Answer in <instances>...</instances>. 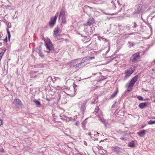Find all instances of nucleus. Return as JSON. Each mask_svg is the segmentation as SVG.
<instances>
[{"instance_id":"obj_1","label":"nucleus","mask_w":155,"mask_h":155,"mask_svg":"<svg viewBox=\"0 0 155 155\" xmlns=\"http://www.w3.org/2000/svg\"><path fill=\"white\" fill-rule=\"evenodd\" d=\"M45 44L47 49L50 51L53 49V45L49 39H46L45 40Z\"/></svg>"},{"instance_id":"obj_2","label":"nucleus","mask_w":155,"mask_h":155,"mask_svg":"<svg viewBox=\"0 0 155 155\" xmlns=\"http://www.w3.org/2000/svg\"><path fill=\"white\" fill-rule=\"evenodd\" d=\"M74 87V88H66L64 91L67 94L71 96H74V95L75 91Z\"/></svg>"},{"instance_id":"obj_3","label":"nucleus","mask_w":155,"mask_h":155,"mask_svg":"<svg viewBox=\"0 0 155 155\" xmlns=\"http://www.w3.org/2000/svg\"><path fill=\"white\" fill-rule=\"evenodd\" d=\"M89 59L87 58H84L82 59L80 63H78L74 66V67L77 70H78L81 68L82 66L81 64L85 62H87Z\"/></svg>"},{"instance_id":"obj_4","label":"nucleus","mask_w":155,"mask_h":155,"mask_svg":"<svg viewBox=\"0 0 155 155\" xmlns=\"http://www.w3.org/2000/svg\"><path fill=\"white\" fill-rule=\"evenodd\" d=\"M138 78V76L137 75H136L135 77L133 78L131 80L129 84L127 85V88H130L133 87L136 82L137 81Z\"/></svg>"},{"instance_id":"obj_5","label":"nucleus","mask_w":155,"mask_h":155,"mask_svg":"<svg viewBox=\"0 0 155 155\" xmlns=\"http://www.w3.org/2000/svg\"><path fill=\"white\" fill-rule=\"evenodd\" d=\"M140 53L137 52L133 54L132 56L133 59L132 60V62H135L140 61Z\"/></svg>"},{"instance_id":"obj_6","label":"nucleus","mask_w":155,"mask_h":155,"mask_svg":"<svg viewBox=\"0 0 155 155\" xmlns=\"http://www.w3.org/2000/svg\"><path fill=\"white\" fill-rule=\"evenodd\" d=\"M134 71V69L133 68H130L126 70L125 72V77H128L132 74Z\"/></svg>"},{"instance_id":"obj_7","label":"nucleus","mask_w":155,"mask_h":155,"mask_svg":"<svg viewBox=\"0 0 155 155\" xmlns=\"http://www.w3.org/2000/svg\"><path fill=\"white\" fill-rule=\"evenodd\" d=\"M58 16V13H56L54 17L53 18H51L50 21L49 23V25L51 26H53L55 24Z\"/></svg>"},{"instance_id":"obj_8","label":"nucleus","mask_w":155,"mask_h":155,"mask_svg":"<svg viewBox=\"0 0 155 155\" xmlns=\"http://www.w3.org/2000/svg\"><path fill=\"white\" fill-rule=\"evenodd\" d=\"M59 31V29L58 27H56L54 30L53 35L55 37H56L58 36V34Z\"/></svg>"},{"instance_id":"obj_9","label":"nucleus","mask_w":155,"mask_h":155,"mask_svg":"<svg viewBox=\"0 0 155 155\" xmlns=\"http://www.w3.org/2000/svg\"><path fill=\"white\" fill-rule=\"evenodd\" d=\"M147 105V103H142L139 104V107L141 109H143L146 107Z\"/></svg>"},{"instance_id":"obj_10","label":"nucleus","mask_w":155,"mask_h":155,"mask_svg":"<svg viewBox=\"0 0 155 155\" xmlns=\"http://www.w3.org/2000/svg\"><path fill=\"white\" fill-rule=\"evenodd\" d=\"M145 130H142L141 131L139 132H138L137 134L138 135L141 137H143L144 135L145 134Z\"/></svg>"},{"instance_id":"obj_11","label":"nucleus","mask_w":155,"mask_h":155,"mask_svg":"<svg viewBox=\"0 0 155 155\" xmlns=\"http://www.w3.org/2000/svg\"><path fill=\"white\" fill-rule=\"evenodd\" d=\"M94 22L93 18L92 19H89L87 21V22L84 24V25L87 26L88 25L90 26L91 24H93Z\"/></svg>"},{"instance_id":"obj_12","label":"nucleus","mask_w":155,"mask_h":155,"mask_svg":"<svg viewBox=\"0 0 155 155\" xmlns=\"http://www.w3.org/2000/svg\"><path fill=\"white\" fill-rule=\"evenodd\" d=\"M118 92V88H117L116 91L115 92H114L111 95V96L110 97V98L113 99L114 97H115L117 95Z\"/></svg>"},{"instance_id":"obj_13","label":"nucleus","mask_w":155,"mask_h":155,"mask_svg":"<svg viewBox=\"0 0 155 155\" xmlns=\"http://www.w3.org/2000/svg\"><path fill=\"white\" fill-rule=\"evenodd\" d=\"M65 17V11L61 10L59 16V19H60L61 17Z\"/></svg>"},{"instance_id":"obj_14","label":"nucleus","mask_w":155,"mask_h":155,"mask_svg":"<svg viewBox=\"0 0 155 155\" xmlns=\"http://www.w3.org/2000/svg\"><path fill=\"white\" fill-rule=\"evenodd\" d=\"M15 101L16 103L18 105H22V103L21 101L18 99H16L15 100Z\"/></svg>"},{"instance_id":"obj_15","label":"nucleus","mask_w":155,"mask_h":155,"mask_svg":"<svg viewBox=\"0 0 155 155\" xmlns=\"http://www.w3.org/2000/svg\"><path fill=\"white\" fill-rule=\"evenodd\" d=\"M6 51V49L4 48L2 50V52L0 53V60L1 59L2 56L4 55L5 52Z\"/></svg>"},{"instance_id":"obj_16","label":"nucleus","mask_w":155,"mask_h":155,"mask_svg":"<svg viewBox=\"0 0 155 155\" xmlns=\"http://www.w3.org/2000/svg\"><path fill=\"white\" fill-rule=\"evenodd\" d=\"M128 146L130 147H135L134 143L133 141L129 142L128 143Z\"/></svg>"},{"instance_id":"obj_17","label":"nucleus","mask_w":155,"mask_h":155,"mask_svg":"<svg viewBox=\"0 0 155 155\" xmlns=\"http://www.w3.org/2000/svg\"><path fill=\"white\" fill-rule=\"evenodd\" d=\"M114 150L115 152L118 153L120 151V148L118 147H116L114 148Z\"/></svg>"},{"instance_id":"obj_18","label":"nucleus","mask_w":155,"mask_h":155,"mask_svg":"<svg viewBox=\"0 0 155 155\" xmlns=\"http://www.w3.org/2000/svg\"><path fill=\"white\" fill-rule=\"evenodd\" d=\"M85 104H82L81 107V108L83 110H85L86 107H85Z\"/></svg>"},{"instance_id":"obj_19","label":"nucleus","mask_w":155,"mask_h":155,"mask_svg":"<svg viewBox=\"0 0 155 155\" xmlns=\"http://www.w3.org/2000/svg\"><path fill=\"white\" fill-rule=\"evenodd\" d=\"M99 108L98 106H96L94 110V112H95L96 113H97L98 112L99 110Z\"/></svg>"},{"instance_id":"obj_20","label":"nucleus","mask_w":155,"mask_h":155,"mask_svg":"<svg viewBox=\"0 0 155 155\" xmlns=\"http://www.w3.org/2000/svg\"><path fill=\"white\" fill-rule=\"evenodd\" d=\"M148 124L150 125L155 124V120L154 121H152L151 120H150V121L148 122Z\"/></svg>"},{"instance_id":"obj_21","label":"nucleus","mask_w":155,"mask_h":155,"mask_svg":"<svg viewBox=\"0 0 155 155\" xmlns=\"http://www.w3.org/2000/svg\"><path fill=\"white\" fill-rule=\"evenodd\" d=\"M34 102L37 105L40 106L41 105L40 102L37 100H35V101H34Z\"/></svg>"},{"instance_id":"obj_22","label":"nucleus","mask_w":155,"mask_h":155,"mask_svg":"<svg viewBox=\"0 0 155 155\" xmlns=\"http://www.w3.org/2000/svg\"><path fill=\"white\" fill-rule=\"evenodd\" d=\"M60 18L61 19L62 21V23H65L66 22V20L65 19V17H61Z\"/></svg>"},{"instance_id":"obj_23","label":"nucleus","mask_w":155,"mask_h":155,"mask_svg":"<svg viewBox=\"0 0 155 155\" xmlns=\"http://www.w3.org/2000/svg\"><path fill=\"white\" fill-rule=\"evenodd\" d=\"M137 98L138 100L140 101H142L143 100V97L140 96H137Z\"/></svg>"},{"instance_id":"obj_24","label":"nucleus","mask_w":155,"mask_h":155,"mask_svg":"<svg viewBox=\"0 0 155 155\" xmlns=\"http://www.w3.org/2000/svg\"><path fill=\"white\" fill-rule=\"evenodd\" d=\"M128 43L129 45L131 47L133 46L134 45V43L132 42H129Z\"/></svg>"},{"instance_id":"obj_25","label":"nucleus","mask_w":155,"mask_h":155,"mask_svg":"<svg viewBox=\"0 0 155 155\" xmlns=\"http://www.w3.org/2000/svg\"><path fill=\"white\" fill-rule=\"evenodd\" d=\"M3 121L2 119H0V126L2 125Z\"/></svg>"},{"instance_id":"obj_26","label":"nucleus","mask_w":155,"mask_h":155,"mask_svg":"<svg viewBox=\"0 0 155 155\" xmlns=\"http://www.w3.org/2000/svg\"><path fill=\"white\" fill-rule=\"evenodd\" d=\"M0 152H4V149L3 148H1L0 149Z\"/></svg>"},{"instance_id":"obj_27","label":"nucleus","mask_w":155,"mask_h":155,"mask_svg":"<svg viewBox=\"0 0 155 155\" xmlns=\"http://www.w3.org/2000/svg\"><path fill=\"white\" fill-rule=\"evenodd\" d=\"M8 38H10L11 37V35L10 34V32H8Z\"/></svg>"},{"instance_id":"obj_28","label":"nucleus","mask_w":155,"mask_h":155,"mask_svg":"<svg viewBox=\"0 0 155 155\" xmlns=\"http://www.w3.org/2000/svg\"><path fill=\"white\" fill-rule=\"evenodd\" d=\"M40 56L42 58L43 57H44V55H43L42 54H40Z\"/></svg>"},{"instance_id":"obj_29","label":"nucleus","mask_w":155,"mask_h":155,"mask_svg":"<svg viewBox=\"0 0 155 155\" xmlns=\"http://www.w3.org/2000/svg\"><path fill=\"white\" fill-rule=\"evenodd\" d=\"M7 33H8V32H10L9 31V29H8V28H7Z\"/></svg>"},{"instance_id":"obj_30","label":"nucleus","mask_w":155,"mask_h":155,"mask_svg":"<svg viewBox=\"0 0 155 155\" xmlns=\"http://www.w3.org/2000/svg\"><path fill=\"white\" fill-rule=\"evenodd\" d=\"M88 135H89V136H91V133H88Z\"/></svg>"},{"instance_id":"obj_31","label":"nucleus","mask_w":155,"mask_h":155,"mask_svg":"<svg viewBox=\"0 0 155 155\" xmlns=\"http://www.w3.org/2000/svg\"><path fill=\"white\" fill-rule=\"evenodd\" d=\"M120 139L121 140H124V138H120Z\"/></svg>"},{"instance_id":"obj_32","label":"nucleus","mask_w":155,"mask_h":155,"mask_svg":"<svg viewBox=\"0 0 155 155\" xmlns=\"http://www.w3.org/2000/svg\"><path fill=\"white\" fill-rule=\"evenodd\" d=\"M144 127V126H142L141 127V128H143V127Z\"/></svg>"},{"instance_id":"obj_33","label":"nucleus","mask_w":155,"mask_h":155,"mask_svg":"<svg viewBox=\"0 0 155 155\" xmlns=\"http://www.w3.org/2000/svg\"><path fill=\"white\" fill-rule=\"evenodd\" d=\"M127 91L128 92H129V91H130V90H128Z\"/></svg>"},{"instance_id":"obj_34","label":"nucleus","mask_w":155,"mask_h":155,"mask_svg":"<svg viewBox=\"0 0 155 155\" xmlns=\"http://www.w3.org/2000/svg\"><path fill=\"white\" fill-rule=\"evenodd\" d=\"M92 59V58L90 57L89 58V59Z\"/></svg>"},{"instance_id":"obj_35","label":"nucleus","mask_w":155,"mask_h":155,"mask_svg":"<svg viewBox=\"0 0 155 155\" xmlns=\"http://www.w3.org/2000/svg\"><path fill=\"white\" fill-rule=\"evenodd\" d=\"M75 87H77V85H75Z\"/></svg>"},{"instance_id":"obj_36","label":"nucleus","mask_w":155,"mask_h":155,"mask_svg":"<svg viewBox=\"0 0 155 155\" xmlns=\"http://www.w3.org/2000/svg\"><path fill=\"white\" fill-rule=\"evenodd\" d=\"M9 24H8V26H9Z\"/></svg>"}]
</instances>
